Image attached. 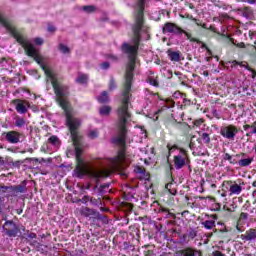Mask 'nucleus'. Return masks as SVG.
Wrapping results in <instances>:
<instances>
[{
	"label": "nucleus",
	"mask_w": 256,
	"mask_h": 256,
	"mask_svg": "<svg viewBox=\"0 0 256 256\" xmlns=\"http://www.w3.org/2000/svg\"><path fill=\"white\" fill-rule=\"evenodd\" d=\"M238 3H248L249 5H255L256 0H236Z\"/></svg>",
	"instance_id": "obj_38"
},
{
	"label": "nucleus",
	"mask_w": 256,
	"mask_h": 256,
	"mask_svg": "<svg viewBox=\"0 0 256 256\" xmlns=\"http://www.w3.org/2000/svg\"><path fill=\"white\" fill-rule=\"evenodd\" d=\"M48 143L52 145L53 147H60L61 145V140H59V137L53 135L48 139Z\"/></svg>",
	"instance_id": "obj_20"
},
{
	"label": "nucleus",
	"mask_w": 256,
	"mask_h": 256,
	"mask_svg": "<svg viewBox=\"0 0 256 256\" xmlns=\"http://www.w3.org/2000/svg\"><path fill=\"white\" fill-rule=\"evenodd\" d=\"M14 193L17 197L18 193H27V182L23 181L19 185H14Z\"/></svg>",
	"instance_id": "obj_13"
},
{
	"label": "nucleus",
	"mask_w": 256,
	"mask_h": 256,
	"mask_svg": "<svg viewBox=\"0 0 256 256\" xmlns=\"http://www.w3.org/2000/svg\"><path fill=\"white\" fill-rule=\"evenodd\" d=\"M191 160L189 159V153L187 150H180V153L174 155V167L175 169H183L186 165H189Z\"/></svg>",
	"instance_id": "obj_3"
},
{
	"label": "nucleus",
	"mask_w": 256,
	"mask_h": 256,
	"mask_svg": "<svg viewBox=\"0 0 256 256\" xmlns=\"http://www.w3.org/2000/svg\"><path fill=\"white\" fill-rule=\"evenodd\" d=\"M89 139H97L99 137V130L94 129L88 132Z\"/></svg>",
	"instance_id": "obj_27"
},
{
	"label": "nucleus",
	"mask_w": 256,
	"mask_h": 256,
	"mask_svg": "<svg viewBox=\"0 0 256 256\" xmlns=\"http://www.w3.org/2000/svg\"><path fill=\"white\" fill-rule=\"evenodd\" d=\"M99 208H100V211H102L103 213H106L107 211H109V209L103 207V205L99 206Z\"/></svg>",
	"instance_id": "obj_52"
},
{
	"label": "nucleus",
	"mask_w": 256,
	"mask_h": 256,
	"mask_svg": "<svg viewBox=\"0 0 256 256\" xmlns=\"http://www.w3.org/2000/svg\"><path fill=\"white\" fill-rule=\"evenodd\" d=\"M167 55L170 61H174L175 63H179L181 61V52L168 50Z\"/></svg>",
	"instance_id": "obj_12"
},
{
	"label": "nucleus",
	"mask_w": 256,
	"mask_h": 256,
	"mask_svg": "<svg viewBox=\"0 0 256 256\" xmlns=\"http://www.w3.org/2000/svg\"><path fill=\"white\" fill-rule=\"evenodd\" d=\"M186 237H189V239H195L197 237V231L190 230L188 234L183 236V239H185Z\"/></svg>",
	"instance_id": "obj_31"
},
{
	"label": "nucleus",
	"mask_w": 256,
	"mask_h": 256,
	"mask_svg": "<svg viewBox=\"0 0 256 256\" xmlns=\"http://www.w3.org/2000/svg\"><path fill=\"white\" fill-rule=\"evenodd\" d=\"M223 185H228L230 195H241L243 187L236 182L226 181Z\"/></svg>",
	"instance_id": "obj_10"
},
{
	"label": "nucleus",
	"mask_w": 256,
	"mask_h": 256,
	"mask_svg": "<svg viewBox=\"0 0 256 256\" xmlns=\"http://www.w3.org/2000/svg\"><path fill=\"white\" fill-rule=\"evenodd\" d=\"M97 101L99 103H109V95L107 94V91H103L98 97Z\"/></svg>",
	"instance_id": "obj_21"
},
{
	"label": "nucleus",
	"mask_w": 256,
	"mask_h": 256,
	"mask_svg": "<svg viewBox=\"0 0 256 256\" xmlns=\"http://www.w3.org/2000/svg\"><path fill=\"white\" fill-rule=\"evenodd\" d=\"M163 33H171L172 35H181L182 33H184L187 39H191V34L183 31L181 28H179L177 25L171 22H167L164 24Z\"/></svg>",
	"instance_id": "obj_5"
},
{
	"label": "nucleus",
	"mask_w": 256,
	"mask_h": 256,
	"mask_svg": "<svg viewBox=\"0 0 256 256\" xmlns=\"http://www.w3.org/2000/svg\"><path fill=\"white\" fill-rule=\"evenodd\" d=\"M218 225H221V228H220L221 233H228L229 229L225 227V224H223V222H218Z\"/></svg>",
	"instance_id": "obj_37"
},
{
	"label": "nucleus",
	"mask_w": 256,
	"mask_h": 256,
	"mask_svg": "<svg viewBox=\"0 0 256 256\" xmlns=\"http://www.w3.org/2000/svg\"><path fill=\"white\" fill-rule=\"evenodd\" d=\"M165 187L170 195H177V183L173 182V180L167 183Z\"/></svg>",
	"instance_id": "obj_15"
},
{
	"label": "nucleus",
	"mask_w": 256,
	"mask_h": 256,
	"mask_svg": "<svg viewBox=\"0 0 256 256\" xmlns=\"http://www.w3.org/2000/svg\"><path fill=\"white\" fill-rule=\"evenodd\" d=\"M222 36L223 37H228L229 41L233 44L236 45V47H239L240 49L245 48V43L241 42L237 44V41H235V39L231 38L229 36V34H227V31H225V29H222Z\"/></svg>",
	"instance_id": "obj_14"
},
{
	"label": "nucleus",
	"mask_w": 256,
	"mask_h": 256,
	"mask_svg": "<svg viewBox=\"0 0 256 256\" xmlns=\"http://www.w3.org/2000/svg\"><path fill=\"white\" fill-rule=\"evenodd\" d=\"M95 9H96V8H95V6H93V5L83 6V7H82V10H84L85 13H94Z\"/></svg>",
	"instance_id": "obj_32"
},
{
	"label": "nucleus",
	"mask_w": 256,
	"mask_h": 256,
	"mask_svg": "<svg viewBox=\"0 0 256 256\" xmlns=\"http://www.w3.org/2000/svg\"><path fill=\"white\" fill-rule=\"evenodd\" d=\"M59 51L61 53H64V55H67V53H70L71 50L69 49V47H67L65 44H59V47H58Z\"/></svg>",
	"instance_id": "obj_28"
},
{
	"label": "nucleus",
	"mask_w": 256,
	"mask_h": 256,
	"mask_svg": "<svg viewBox=\"0 0 256 256\" xmlns=\"http://www.w3.org/2000/svg\"><path fill=\"white\" fill-rule=\"evenodd\" d=\"M172 97L174 99H179V97H181V92H179V91L175 92Z\"/></svg>",
	"instance_id": "obj_49"
},
{
	"label": "nucleus",
	"mask_w": 256,
	"mask_h": 256,
	"mask_svg": "<svg viewBox=\"0 0 256 256\" xmlns=\"http://www.w3.org/2000/svg\"><path fill=\"white\" fill-rule=\"evenodd\" d=\"M212 256H225V254L217 251V252H213Z\"/></svg>",
	"instance_id": "obj_51"
},
{
	"label": "nucleus",
	"mask_w": 256,
	"mask_h": 256,
	"mask_svg": "<svg viewBox=\"0 0 256 256\" xmlns=\"http://www.w3.org/2000/svg\"><path fill=\"white\" fill-rule=\"evenodd\" d=\"M90 203L94 207H101L103 205V202L101 201L100 198L97 199V198L90 197Z\"/></svg>",
	"instance_id": "obj_25"
},
{
	"label": "nucleus",
	"mask_w": 256,
	"mask_h": 256,
	"mask_svg": "<svg viewBox=\"0 0 256 256\" xmlns=\"http://www.w3.org/2000/svg\"><path fill=\"white\" fill-rule=\"evenodd\" d=\"M34 43H35L36 45H41V44L43 43V39H42V38H35V39H34Z\"/></svg>",
	"instance_id": "obj_44"
},
{
	"label": "nucleus",
	"mask_w": 256,
	"mask_h": 256,
	"mask_svg": "<svg viewBox=\"0 0 256 256\" xmlns=\"http://www.w3.org/2000/svg\"><path fill=\"white\" fill-rule=\"evenodd\" d=\"M252 185H253L254 187H256V181H254Z\"/></svg>",
	"instance_id": "obj_59"
},
{
	"label": "nucleus",
	"mask_w": 256,
	"mask_h": 256,
	"mask_svg": "<svg viewBox=\"0 0 256 256\" xmlns=\"http://www.w3.org/2000/svg\"><path fill=\"white\" fill-rule=\"evenodd\" d=\"M0 191H2V193H7V191H9V186H0Z\"/></svg>",
	"instance_id": "obj_47"
},
{
	"label": "nucleus",
	"mask_w": 256,
	"mask_h": 256,
	"mask_svg": "<svg viewBox=\"0 0 256 256\" xmlns=\"http://www.w3.org/2000/svg\"><path fill=\"white\" fill-rule=\"evenodd\" d=\"M200 199H203V197H200Z\"/></svg>",
	"instance_id": "obj_64"
},
{
	"label": "nucleus",
	"mask_w": 256,
	"mask_h": 256,
	"mask_svg": "<svg viewBox=\"0 0 256 256\" xmlns=\"http://www.w3.org/2000/svg\"><path fill=\"white\" fill-rule=\"evenodd\" d=\"M243 13H244L245 15H253V10H251V8H249V7H245V8L243 9Z\"/></svg>",
	"instance_id": "obj_41"
},
{
	"label": "nucleus",
	"mask_w": 256,
	"mask_h": 256,
	"mask_svg": "<svg viewBox=\"0 0 256 256\" xmlns=\"http://www.w3.org/2000/svg\"><path fill=\"white\" fill-rule=\"evenodd\" d=\"M181 256H199V251L193 250V248H185L181 251Z\"/></svg>",
	"instance_id": "obj_17"
},
{
	"label": "nucleus",
	"mask_w": 256,
	"mask_h": 256,
	"mask_svg": "<svg viewBox=\"0 0 256 256\" xmlns=\"http://www.w3.org/2000/svg\"><path fill=\"white\" fill-rule=\"evenodd\" d=\"M0 25L5 27L6 31L16 39L17 43L23 47L26 51L28 57H33L34 61L40 65L43 71L46 73L47 77L50 79L55 95L57 97L56 101L62 107L63 111L66 115V125L69 128L71 133L73 145L75 146L76 154H81L83 151L81 150V135H79V127H81V120L79 118L73 117L71 114V106L69 101L67 100V96L69 95V88L57 81V77L55 73L50 69H47L45 66V60H43L42 56L39 55V50L35 49L31 40L25 38L13 25V22H10L3 14L0 13Z\"/></svg>",
	"instance_id": "obj_1"
},
{
	"label": "nucleus",
	"mask_w": 256,
	"mask_h": 256,
	"mask_svg": "<svg viewBox=\"0 0 256 256\" xmlns=\"http://www.w3.org/2000/svg\"><path fill=\"white\" fill-rule=\"evenodd\" d=\"M34 161H36V162H37V161H39V159H37V158H34Z\"/></svg>",
	"instance_id": "obj_61"
},
{
	"label": "nucleus",
	"mask_w": 256,
	"mask_h": 256,
	"mask_svg": "<svg viewBox=\"0 0 256 256\" xmlns=\"http://www.w3.org/2000/svg\"><path fill=\"white\" fill-rule=\"evenodd\" d=\"M250 135H256V121L251 124Z\"/></svg>",
	"instance_id": "obj_40"
},
{
	"label": "nucleus",
	"mask_w": 256,
	"mask_h": 256,
	"mask_svg": "<svg viewBox=\"0 0 256 256\" xmlns=\"http://www.w3.org/2000/svg\"><path fill=\"white\" fill-rule=\"evenodd\" d=\"M110 65H109V62H103L101 64V69H109Z\"/></svg>",
	"instance_id": "obj_45"
},
{
	"label": "nucleus",
	"mask_w": 256,
	"mask_h": 256,
	"mask_svg": "<svg viewBox=\"0 0 256 256\" xmlns=\"http://www.w3.org/2000/svg\"><path fill=\"white\" fill-rule=\"evenodd\" d=\"M89 81V75L84 73H78V77L76 78V83L79 85H85Z\"/></svg>",
	"instance_id": "obj_16"
},
{
	"label": "nucleus",
	"mask_w": 256,
	"mask_h": 256,
	"mask_svg": "<svg viewBox=\"0 0 256 256\" xmlns=\"http://www.w3.org/2000/svg\"><path fill=\"white\" fill-rule=\"evenodd\" d=\"M202 75H204V77H209V71H204Z\"/></svg>",
	"instance_id": "obj_55"
},
{
	"label": "nucleus",
	"mask_w": 256,
	"mask_h": 256,
	"mask_svg": "<svg viewBox=\"0 0 256 256\" xmlns=\"http://www.w3.org/2000/svg\"><path fill=\"white\" fill-rule=\"evenodd\" d=\"M253 163V157L243 158L238 161L239 167H249Z\"/></svg>",
	"instance_id": "obj_19"
},
{
	"label": "nucleus",
	"mask_w": 256,
	"mask_h": 256,
	"mask_svg": "<svg viewBox=\"0 0 256 256\" xmlns=\"http://www.w3.org/2000/svg\"><path fill=\"white\" fill-rule=\"evenodd\" d=\"M201 139L203 140V143H205L206 145H209L211 143V137H209V134L206 132L202 133Z\"/></svg>",
	"instance_id": "obj_29"
},
{
	"label": "nucleus",
	"mask_w": 256,
	"mask_h": 256,
	"mask_svg": "<svg viewBox=\"0 0 256 256\" xmlns=\"http://www.w3.org/2000/svg\"><path fill=\"white\" fill-rule=\"evenodd\" d=\"M203 124V120H195L194 121V125L196 126V127H201V125Z\"/></svg>",
	"instance_id": "obj_46"
},
{
	"label": "nucleus",
	"mask_w": 256,
	"mask_h": 256,
	"mask_svg": "<svg viewBox=\"0 0 256 256\" xmlns=\"http://www.w3.org/2000/svg\"><path fill=\"white\" fill-rule=\"evenodd\" d=\"M6 193L7 197H16L14 186H9Z\"/></svg>",
	"instance_id": "obj_33"
},
{
	"label": "nucleus",
	"mask_w": 256,
	"mask_h": 256,
	"mask_svg": "<svg viewBox=\"0 0 256 256\" xmlns=\"http://www.w3.org/2000/svg\"><path fill=\"white\" fill-rule=\"evenodd\" d=\"M3 163V160H1V158H0V165Z\"/></svg>",
	"instance_id": "obj_62"
},
{
	"label": "nucleus",
	"mask_w": 256,
	"mask_h": 256,
	"mask_svg": "<svg viewBox=\"0 0 256 256\" xmlns=\"http://www.w3.org/2000/svg\"><path fill=\"white\" fill-rule=\"evenodd\" d=\"M109 89L110 91L117 89V84H115V80L113 78L110 79Z\"/></svg>",
	"instance_id": "obj_35"
},
{
	"label": "nucleus",
	"mask_w": 256,
	"mask_h": 256,
	"mask_svg": "<svg viewBox=\"0 0 256 256\" xmlns=\"http://www.w3.org/2000/svg\"><path fill=\"white\" fill-rule=\"evenodd\" d=\"M108 59H110L111 61H117V56L110 54L108 55Z\"/></svg>",
	"instance_id": "obj_50"
},
{
	"label": "nucleus",
	"mask_w": 256,
	"mask_h": 256,
	"mask_svg": "<svg viewBox=\"0 0 256 256\" xmlns=\"http://www.w3.org/2000/svg\"><path fill=\"white\" fill-rule=\"evenodd\" d=\"M166 106L168 107V109H171V108L175 107V102L171 99H167Z\"/></svg>",
	"instance_id": "obj_36"
},
{
	"label": "nucleus",
	"mask_w": 256,
	"mask_h": 256,
	"mask_svg": "<svg viewBox=\"0 0 256 256\" xmlns=\"http://www.w3.org/2000/svg\"><path fill=\"white\" fill-rule=\"evenodd\" d=\"M167 147H168L169 155H173V154L176 155L177 153H180L181 151H185V149L179 148V147H177V145L171 146L170 144H168Z\"/></svg>",
	"instance_id": "obj_18"
},
{
	"label": "nucleus",
	"mask_w": 256,
	"mask_h": 256,
	"mask_svg": "<svg viewBox=\"0 0 256 256\" xmlns=\"http://www.w3.org/2000/svg\"><path fill=\"white\" fill-rule=\"evenodd\" d=\"M237 133H239V130L235 125L224 126L220 129V135H222V137H224L225 139H229L230 141H233V139H235Z\"/></svg>",
	"instance_id": "obj_7"
},
{
	"label": "nucleus",
	"mask_w": 256,
	"mask_h": 256,
	"mask_svg": "<svg viewBox=\"0 0 256 256\" xmlns=\"http://www.w3.org/2000/svg\"><path fill=\"white\" fill-rule=\"evenodd\" d=\"M191 147H193V144H192V143H190V149H191Z\"/></svg>",
	"instance_id": "obj_63"
},
{
	"label": "nucleus",
	"mask_w": 256,
	"mask_h": 256,
	"mask_svg": "<svg viewBox=\"0 0 256 256\" xmlns=\"http://www.w3.org/2000/svg\"><path fill=\"white\" fill-rule=\"evenodd\" d=\"M212 115H213V117H215V119H221V112H219L217 110H213Z\"/></svg>",
	"instance_id": "obj_42"
},
{
	"label": "nucleus",
	"mask_w": 256,
	"mask_h": 256,
	"mask_svg": "<svg viewBox=\"0 0 256 256\" xmlns=\"http://www.w3.org/2000/svg\"><path fill=\"white\" fill-rule=\"evenodd\" d=\"M25 120L21 117H17L15 120V126L16 127H25Z\"/></svg>",
	"instance_id": "obj_30"
},
{
	"label": "nucleus",
	"mask_w": 256,
	"mask_h": 256,
	"mask_svg": "<svg viewBox=\"0 0 256 256\" xmlns=\"http://www.w3.org/2000/svg\"><path fill=\"white\" fill-rule=\"evenodd\" d=\"M190 9H193V4H190Z\"/></svg>",
	"instance_id": "obj_60"
},
{
	"label": "nucleus",
	"mask_w": 256,
	"mask_h": 256,
	"mask_svg": "<svg viewBox=\"0 0 256 256\" xmlns=\"http://www.w3.org/2000/svg\"><path fill=\"white\" fill-rule=\"evenodd\" d=\"M28 239H37V234L34 232H31L28 234Z\"/></svg>",
	"instance_id": "obj_48"
},
{
	"label": "nucleus",
	"mask_w": 256,
	"mask_h": 256,
	"mask_svg": "<svg viewBox=\"0 0 256 256\" xmlns=\"http://www.w3.org/2000/svg\"><path fill=\"white\" fill-rule=\"evenodd\" d=\"M2 229L8 237H17L19 235V226L13 220H7Z\"/></svg>",
	"instance_id": "obj_6"
},
{
	"label": "nucleus",
	"mask_w": 256,
	"mask_h": 256,
	"mask_svg": "<svg viewBox=\"0 0 256 256\" xmlns=\"http://www.w3.org/2000/svg\"><path fill=\"white\" fill-rule=\"evenodd\" d=\"M13 104L16 106L15 109L17 113H20V115H25V113H27V107H29V102L21 99H15L13 100Z\"/></svg>",
	"instance_id": "obj_9"
},
{
	"label": "nucleus",
	"mask_w": 256,
	"mask_h": 256,
	"mask_svg": "<svg viewBox=\"0 0 256 256\" xmlns=\"http://www.w3.org/2000/svg\"><path fill=\"white\" fill-rule=\"evenodd\" d=\"M91 197L90 196H84L82 199H80V203H83L84 205H87V203H89Z\"/></svg>",
	"instance_id": "obj_39"
},
{
	"label": "nucleus",
	"mask_w": 256,
	"mask_h": 256,
	"mask_svg": "<svg viewBox=\"0 0 256 256\" xmlns=\"http://www.w3.org/2000/svg\"><path fill=\"white\" fill-rule=\"evenodd\" d=\"M224 161H229L231 165L237 164V160L233 159V156H231L229 153H225L223 155Z\"/></svg>",
	"instance_id": "obj_24"
},
{
	"label": "nucleus",
	"mask_w": 256,
	"mask_h": 256,
	"mask_svg": "<svg viewBox=\"0 0 256 256\" xmlns=\"http://www.w3.org/2000/svg\"><path fill=\"white\" fill-rule=\"evenodd\" d=\"M226 67H229L231 69H239V67L241 69H246L247 71H249L250 73V77H252V79H255L256 77V71L251 68V66H249V63H247L246 61H243V62H239L237 60H233V61H228L226 62Z\"/></svg>",
	"instance_id": "obj_4"
},
{
	"label": "nucleus",
	"mask_w": 256,
	"mask_h": 256,
	"mask_svg": "<svg viewBox=\"0 0 256 256\" xmlns=\"http://www.w3.org/2000/svg\"><path fill=\"white\" fill-rule=\"evenodd\" d=\"M99 113L102 117H105L111 113V106H102L99 109Z\"/></svg>",
	"instance_id": "obj_23"
},
{
	"label": "nucleus",
	"mask_w": 256,
	"mask_h": 256,
	"mask_svg": "<svg viewBox=\"0 0 256 256\" xmlns=\"http://www.w3.org/2000/svg\"><path fill=\"white\" fill-rule=\"evenodd\" d=\"M80 215L86 219H93L94 221H107V217L97 212L95 209L89 207H82L79 209Z\"/></svg>",
	"instance_id": "obj_2"
},
{
	"label": "nucleus",
	"mask_w": 256,
	"mask_h": 256,
	"mask_svg": "<svg viewBox=\"0 0 256 256\" xmlns=\"http://www.w3.org/2000/svg\"><path fill=\"white\" fill-rule=\"evenodd\" d=\"M211 29H212V31H214V33H219V31H217V28L211 26Z\"/></svg>",
	"instance_id": "obj_56"
},
{
	"label": "nucleus",
	"mask_w": 256,
	"mask_h": 256,
	"mask_svg": "<svg viewBox=\"0 0 256 256\" xmlns=\"http://www.w3.org/2000/svg\"><path fill=\"white\" fill-rule=\"evenodd\" d=\"M148 83H150V85H152L153 87H159V82L155 78H148Z\"/></svg>",
	"instance_id": "obj_34"
},
{
	"label": "nucleus",
	"mask_w": 256,
	"mask_h": 256,
	"mask_svg": "<svg viewBox=\"0 0 256 256\" xmlns=\"http://www.w3.org/2000/svg\"><path fill=\"white\" fill-rule=\"evenodd\" d=\"M134 171H135V173H138L139 175H142V178H143L145 181H149V174L146 173L143 168L137 167V168H135Z\"/></svg>",
	"instance_id": "obj_22"
},
{
	"label": "nucleus",
	"mask_w": 256,
	"mask_h": 256,
	"mask_svg": "<svg viewBox=\"0 0 256 256\" xmlns=\"http://www.w3.org/2000/svg\"><path fill=\"white\" fill-rule=\"evenodd\" d=\"M206 60H207V61H211V57H207Z\"/></svg>",
	"instance_id": "obj_58"
},
{
	"label": "nucleus",
	"mask_w": 256,
	"mask_h": 256,
	"mask_svg": "<svg viewBox=\"0 0 256 256\" xmlns=\"http://www.w3.org/2000/svg\"><path fill=\"white\" fill-rule=\"evenodd\" d=\"M163 213H167L166 217H169V215H171V213H169V210L167 209H162Z\"/></svg>",
	"instance_id": "obj_54"
},
{
	"label": "nucleus",
	"mask_w": 256,
	"mask_h": 256,
	"mask_svg": "<svg viewBox=\"0 0 256 256\" xmlns=\"http://www.w3.org/2000/svg\"><path fill=\"white\" fill-rule=\"evenodd\" d=\"M202 225L205 229H213V227H215V222L214 220H205L202 222Z\"/></svg>",
	"instance_id": "obj_26"
},
{
	"label": "nucleus",
	"mask_w": 256,
	"mask_h": 256,
	"mask_svg": "<svg viewBox=\"0 0 256 256\" xmlns=\"http://www.w3.org/2000/svg\"><path fill=\"white\" fill-rule=\"evenodd\" d=\"M47 30L49 31V33H55L57 29L55 28V26L49 24Z\"/></svg>",
	"instance_id": "obj_43"
},
{
	"label": "nucleus",
	"mask_w": 256,
	"mask_h": 256,
	"mask_svg": "<svg viewBox=\"0 0 256 256\" xmlns=\"http://www.w3.org/2000/svg\"><path fill=\"white\" fill-rule=\"evenodd\" d=\"M247 219H249V214L242 212L240 214V217H239L237 225H236V228L238 231H243V228H241V227H243V225H245V223H247Z\"/></svg>",
	"instance_id": "obj_11"
},
{
	"label": "nucleus",
	"mask_w": 256,
	"mask_h": 256,
	"mask_svg": "<svg viewBox=\"0 0 256 256\" xmlns=\"http://www.w3.org/2000/svg\"><path fill=\"white\" fill-rule=\"evenodd\" d=\"M5 139L8 143H11L12 145H17L21 141V133L17 131H9L4 133Z\"/></svg>",
	"instance_id": "obj_8"
},
{
	"label": "nucleus",
	"mask_w": 256,
	"mask_h": 256,
	"mask_svg": "<svg viewBox=\"0 0 256 256\" xmlns=\"http://www.w3.org/2000/svg\"><path fill=\"white\" fill-rule=\"evenodd\" d=\"M248 129H251V125L249 124L244 125V131H248Z\"/></svg>",
	"instance_id": "obj_53"
},
{
	"label": "nucleus",
	"mask_w": 256,
	"mask_h": 256,
	"mask_svg": "<svg viewBox=\"0 0 256 256\" xmlns=\"http://www.w3.org/2000/svg\"><path fill=\"white\" fill-rule=\"evenodd\" d=\"M39 247H43V245L38 243V247H37L38 251H39Z\"/></svg>",
	"instance_id": "obj_57"
}]
</instances>
